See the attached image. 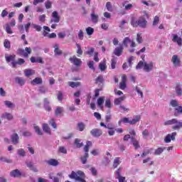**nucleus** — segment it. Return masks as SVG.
Segmentation results:
<instances>
[{"instance_id": "13", "label": "nucleus", "mask_w": 182, "mask_h": 182, "mask_svg": "<svg viewBox=\"0 0 182 182\" xmlns=\"http://www.w3.org/2000/svg\"><path fill=\"white\" fill-rule=\"evenodd\" d=\"M131 143L134 146L135 150L140 149V144L134 136L131 137Z\"/></svg>"}, {"instance_id": "52", "label": "nucleus", "mask_w": 182, "mask_h": 182, "mask_svg": "<svg viewBox=\"0 0 182 182\" xmlns=\"http://www.w3.org/2000/svg\"><path fill=\"white\" fill-rule=\"evenodd\" d=\"M99 68L102 72L106 70V63H100L99 65Z\"/></svg>"}, {"instance_id": "34", "label": "nucleus", "mask_w": 182, "mask_h": 182, "mask_svg": "<svg viewBox=\"0 0 182 182\" xmlns=\"http://www.w3.org/2000/svg\"><path fill=\"white\" fill-rule=\"evenodd\" d=\"M124 99H126V97H120L119 98L115 99L114 103L115 105H120V103L123 102V100H124Z\"/></svg>"}, {"instance_id": "16", "label": "nucleus", "mask_w": 182, "mask_h": 182, "mask_svg": "<svg viewBox=\"0 0 182 182\" xmlns=\"http://www.w3.org/2000/svg\"><path fill=\"white\" fill-rule=\"evenodd\" d=\"M15 82L17 83V85H19V86H23L26 82V80H25L22 77H16Z\"/></svg>"}, {"instance_id": "11", "label": "nucleus", "mask_w": 182, "mask_h": 182, "mask_svg": "<svg viewBox=\"0 0 182 182\" xmlns=\"http://www.w3.org/2000/svg\"><path fill=\"white\" fill-rule=\"evenodd\" d=\"M63 113H65V109L62 107H57L55 109V117H62L63 116Z\"/></svg>"}, {"instance_id": "62", "label": "nucleus", "mask_w": 182, "mask_h": 182, "mask_svg": "<svg viewBox=\"0 0 182 182\" xmlns=\"http://www.w3.org/2000/svg\"><path fill=\"white\" fill-rule=\"evenodd\" d=\"M45 6L46 9H50V8H52V2H50V1H47L45 3Z\"/></svg>"}, {"instance_id": "40", "label": "nucleus", "mask_w": 182, "mask_h": 182, "mask_svg": "<svg viewBox=\"0 0 182 182\" xmlns=\"http://www.w3.org/2000/svg\"><path fill=\"white\" fill-rule=\"evenodd\" d=\"M34 130H35L36 133H37V134H38V136H42V134H43V133L42 132V129H41L39 126H35Z\"/></svg>"}, {"instance_id": "61", "label": "nucleus", "mask_w": 182, "mask_h": 182, "mask_svg": "<svg viewBox=\"0 0 182 182\" xmlns=\"http://www.w3.org/2000/svg\"><path fill=\"white\" fill-rule=\"evenodd\" d=\"M175 110L177 112V114H182V107H181V105H178L177 107H175Z\"/></svg>"}, {"instance_id": "64", "label": "nucleus", "mask_w": 182, "mask_h": 182, "mask_svg": "<svg viewBox=\"0 0 182 182\" xmlns=\"http://www.w3.org/2000/svg\"><path fill=\"white\" fill-rule=\"evenodd\" d=\"M116 63H117L116 59L112 58L111 60V68H112V69H116Z\"/></svg>"}, {"instance_id": "43", "label": "nucleus", "mask_w": 182, "mask_h": 182, "mask_svg": "<svg viewBox=\"0 0 182 182\" xmlns=\"http://www.w3.org/2000/svg\"><path fill=\"white\" fill-rule=\"evenodd\" d=\"M164 150H166V147H164V148H158V149L155 151V154H156V156H160V154H161L162 152L164 151Z\"/></svg>"}, {"instance_id": "17", "label": "nucleus", "mask_w": 182, "mask_h": 182, "mask_svg": "<svg viewBox=\"0 0 182 182\" xmlns=\"http://www.w3.org/2000/svg\"><path fill=\"white\" fill-rule=\"evenodd\" d=\"M91 21L92 23H97L99 22V15L95 14V11H92L91 15Z\"/></svg>"}, {"instance_id": "26", "label": "nucleus", "mask_w": 182, "mask_h": 182, "mask_svg": "<svg viewBox=\"0 0 182 182\" xmlns=\"http://www.w3.org/2000/svg\"><path fill=\"white\" fill-rule=\"evenodd\" d=\"M140 119H141L140 115L135 116V117L130 121V124H136V123H139V122H140Z\"/></svg>"}, {"instance_id": "23", "label": "nucleus", "mask_w": 182, "mask_h": 182, "mask_svg": "<svg viewBox=\"0 0 182 182\" xmlns=\"http://www.w3.org/2000/svg\"><path fill=\"white\" fill-rule=\"evenodd\" d=\"M47 163L48 164H49V166H59V161L53 159H50L49 161H47Z\"/></svg>"}, {"instance_id": "7", "label": "nucleus", "mask_w": 182, "mask_h": 182, "mask_svg": "<svg viewBox=\"0 0 182 182\" xmlns=\"http://www.w3.org/2000/svg\"><path fill=\"white\" fill-rule=\"evenodd\" d=\"M171 62L175 68H178V66H181V60H180V58L178 55H173L171 58Z\"/></svg>"}, {"instance_id": "38", "label": "nucleus", "mask_w": 182, "mask_h": 182, "mask_svg": "<svg viewBox=\"0 0 182 182\" xmlns=\"http://www.w3.org/2000/svg\"><path fill=\"white\" fill-rule=\"evenodd\" d=\"M17 154L20 157H25L26 156V152H25V149H19L17 150Z\"/></svg>"}, {"instance_id": "54", "label": "nucleus", "mask_w": 182, "mask_h": 182, "mask_svg": "<svg viewBox=\"0 0 182 182\" xmlns=\"http://www.w3.org/2000/svg\"><path fill=\"white\" fill-rule=\"evenodd\" d=\"M103 103H105V98H103V97L98 98L97 105L99 106V107H101L102 105H103Z\"/></svg>"}, {"instance_id": "19", "label": "nucleus", "mask_w": 182, "mask_h": 182, "mask_svg": "<svg viewBox=\"0 0 182 182\" xmlns=\"http://www.w3.org/2000/svg\"><path fill=\"white\" fill-rule=\"evenodd\" d=\"M172 41L173 42L176 43L178 45V46H182V38H180L178 36L173 35Z\"/></svg>"}, {"instance_id": "60", "label": "nucleus", "mask_w": 182, "mask_h": 182, "mask_svg": "<svg viewBox=\"0 0 182 182\" xmlns=\"http://www.w3.org/2000/svg\"><path fill=\"white\" fill-rule=\"evenodd\" d=\"M87 65L89 67L90 69H91L92 70H95V62L94 61H90L87 63Z\"/></svg>"}, {"instance_id": "33", "label": "nucleus", "mask_w": 182, "mask_h": 182, "mask_svg": "<svg viewBox=\"0 0 182 182\" xmlns=\"http://www.w3.org/2000/svg\"><path fill=\"white\" fill-rule=\"evenodd\" d=\"M81 83L80 82H68V85L70 87H78V86H80Z\"/></svg>"}, {"instance_id": "14", "label": "nucleus", "mask_w": 182, "mask_h": 182, "mask_svg": "<svg viewBox=\"0 0 182 182\" xmlns=\"http://www.w3.org/2000/svg\"><path fill=\"white\" fill-rule=\"evenodd\" d=\"M11 140L13 144H14L15 146H16V144H18L19 143V135H18V134L15 133L13 134L11 136Z\"/></svg>"}, {"instance_id": "37", "label": "nucleus", "mask_w": 182, "mask_h": 182, "mask_svg": "<svg viewBox=\"0 0 182 182\" xmlns=\"http://www.w3.org/2000/svg\"><path fill=\"white\" fill-rule=\"evenodd\" d=\"M112 120V114L110 113V109H109L107 112V115L105 116V122L107 123L110 122V121Z\"/></svg>"}, {"instance_id": "10", "label": "nucleus", "mask_w": 182, "mask_h": 182, "mask_svg": "<svg viewBox=\"0 0 182 182\" xmlns=\"http://www.w3.org/2000/svg\"><path fill=\"white\" fill-rule=\"evenodd\" d=\"M177 136V132H172V134H167L164 139L165 143H170L171 140L174 141L176 140V136Z\"/></svg>"}, {"instance_id": "53", "label": "nucleus", "mask_w": 182, "mask_h": 182, "mask_svg": "<svg viewBox=\"0 0 182 182\" xmlns=\"http://www.w3.org/2000/svg\"><path fill=\"white\" fill-rule=\"evenodd\" d=\"M6 32L7 33H9L10 35H11V33H14V31H12V30L11 29L10 25L9 24H6Z\"/></svg>"}, {"instance_id": "5", "label": "nucleus", "mask_w": 182, "mask_h": 182, "mask_svg": "<svg viewBox=\"0 0 182 182\" xmlns=\"http://www.w3.org/2000/svg\"><path fill=\"white\" fill-rule=\"evenodd\" d=\"M60 22V16L59 13L55 11L52 13V18L50 21V23H59Z\"/></svg>"}, {"instance_id": "50", "label": "nucleus", "mask_w": 182, "mask_h": 182, "mask_svg": "<svg viewBox=\"0 0 182 182\" xmlns=\"http://www.w3.org/2000/svg\"><path fill=\"white\" fill-rule=\"evenodd\" d=\"M4 48H6V49H9L11 48V41H9V40H5L4 42Z\"/></svg>"}, {"instance_id": "44", "label": "nucleus", "mask_w": 182, "mask_h": 182, "mask_svg": "<svg viewBox=\"0 0 182 182\" xmlns=\"http://www.w3.org/2000/svg\"><path fill=\"white\" fill-rule=\"evenodd\" d=\"M0 161H3L4 163L11 164L12 163V159L2 156L0 158Z\"/></svg>"}, {"instance_id": "15", "label": "nucleus", "mask_w": 182, "mask_h": 182, "mask_svg": "<svg viewBox=\"0 0 182 182\" xmlns=\"http://www.w3.org/2000/svg\"><path fill=\"white\" fill-rule=\"evenodd\" d=\"M11 177L18 178L22 176V173L18 169H14L10 172Z\"/></svg>"}, {"instance_id": "20", "label": "nucleus", "mask_w": 182, "mask_h": 182, "mask_svg": "<svg viewBox=\"0 0 182 182\" xmlns=\"http://www.w3.org/2000/svg\"><path fill=\"white\" fill-rule=\"evenodd\" d=\"M54 53L55 56H60L63 53L60 49H59V44L54 46Z\"/></svg>"}, {"instance_id": "29", "label": "nucleus", "mask_w": 182, "mask_h": 182, "mask_svg": "<svg viewBox=\"0 0 182 182\" xmlns=\"http://www.w3.org/2000/svg\"><path fill=\"white\" fill-rule=\"evenodd\" d=\"M87 159H89V153H85L84 156L80 157V160L82 164H86Z\"/></svg>"}, {"instance_id": "18", "label": "nucleus", "mask_w": 182, "mask_h": 182, "mask_svg": "<svg viewBox=\"0 0 182 182\" xmlns=\"http://www.w3.org/2000/svg\"><path fill=\"white\" fill-rule=\"evenodd\" d=\"M30 60L31 63H43V60L41 57H31Z\"/></svg>"}, {"instance_id": "42", "label": "nucleus", "mask_w": 182, "mask_h": 182, "mask_svg": "<svg viewBox=\"0 0 182 182\" xmlns=\"http://www.w3.org/2000/svg\"><path fill=\"white\" fill-rule=\"evenodd\" d=\"M105 6L109 12H113V6H112V3L109 1L107 2Z\"/></svg>"}, {"instance_id": "57", "label": "nucleus", "mask_w": 182, "mask_h": 182, "mask_svg": "<svg viewBox=\"0 0 182 182\" xmlns=\"http://www.w3.org/2000/svg\"><path fill=\"white\" fill-rule=\"evenodd\" d=\"M49 178L53 180V182H59V178L58 176H53V174L49 175Z\"/></svg>"}, {"instance_id": "22", "label": "nucleus", "mask_w": 182, "mask_h": 182, "mask_svg": "<svg viewBox=\"0 0 182 182\" xmlns=\"http://www.w3.org/2000/svg\"><path fill=\"white\" fill-rule=\"evenodd\" d=\"M50 103V102H49V100H48V98L44 99V107L46 110H47V112H50V110H52V107L49 106Z\"/></svg>"}, {"instance_id": "48", "label": "nucleus", "mask_w": 182, "mask_h": 182, "mask_svg": "<svg viewBox=\"0 0 182 182\" xmlns=\"http://www.w3.org/2000/svg\"><path fill=\"white\" fill-rule=\"evenodd\" d=\"M142 136H143V138L144 139H147L149 137V136H150V132H149V130L148 129H144L143 132H142Z\"/></svg>"}, {"instance_id": "47", "label": "nucleus", "mask_w": 182, "mask_h": 182, "mask_svg": "<svg viewBox=\"0 0 182 182\" xmlns=\"http://www.w3.org/2000/svg\"><path fill=\"white\" fill-rule=\"evenodd\" d=\"M104 82L103 75H100L95 79V83H103Z\"/></svg>"}, {"instance_id": "21", "label": "nucleus", "mask_w": 182, "mask_h": 182, "mask_svg": "<svg viewBox=\"0 0 182 182\" xmlns=\"http://www.w3.org/2000/svg\"><path fill=\"white\" fill-rule=\"evenodd\" d=\"M42 78L41 77H36L35 79H33L31 83V85H33V86H35L36 85H42Z\"/></svg>"}, {"instance_id": "39", "label": "nucleus", "mask_w": 182, "mask_h": 182, "mask_svg": "<svg viewBox=\"0 0 182 182\" xmlns=\"http://www.w3.org/2000/svg\"><path fill=\"white\" fill-rule=\"evenodd\" d=\"M176 93L178 96H182V88L180 85H176Z\"/></svg>"}, {"instance_id": "8", "label": "nucleus", "mask_w": 182, "mask_h": 182, "mask_svg": "<svg viewBox=\"0 0 182 182\" xmlns=\"http://www.w3.org/2000/svg\"><path fill=\"white\" fill-rule=\"evenodd\" d=\"M90 134L92 137H100L103 134V131L100 129L95 128L90 131Z\"/></svg>"}, {"instance_id": "63", "label": "nucleus", "mask_w": 182, "mask_h": 182, "mask_svg": "<svg viewBox=\"0 0 182 182\" xmlns=\"http://www.w3.org/2000/svg\"><path fill=\"white\" fill-rule=\"evenodd\" d=\"M119 89H121V90H124V89H126V82L122 81L119 83Z\"/></svg>"}, {"instance_id": "35", "label": "nucleus", "mask_w": 182, "mask_h": 182, "mask_svg": "<svg viewBox=\"0 0 182 182\" xmlns=\"http://www.w3.org/2000/svg\"><path fill=\"white\" fill-rule=\"evenodd\" d=\"M130 122L131 120H129V118L124 117L118 122V124L119 126H122V123H129L130 124Z\"/></svg>"}, {"instance_id": "49", "label": "nucleus", "mask_w": 182, "mask_h": 182, "mask_svg": "<svg viewBox=\"0 0 182 182\" xmlns=\"http://www.w3.org/2000/svg\"><path fill=\"white\" fill-rule=\"evenodd\" d=\"M122 176V168H119L116 171H115V178H119V177Z\"/></svg>"}, {"instance_id": "36", "label": "nucleus", "mask_w": 182, "mask_h": 182, "mask_svg": "<svg viewBox=\"0 0 182 182\" xmlns=\"http://www.w3.org/2000/svg\"><path fill=\"white\" fill-rule=\"evenodd\" d=\"M15 55H5V59L6 61L9 63V62H13L14 60H15Z\"/></svg>"}, {"instance_id": "6", "label": "nucleus", "mask_w": 182, "mask_h": 182, "mask_svg": "<svg viewBox=\"0 0 182 182\" xmlns=\"http://www.w3.org/2000/svg\"><path fill=\"white\" fill-rule=\"evenodd\" d=\"M69 60L71 63L75 65L77 68H79L82 65V60L77 58L75 55L69 58Z\"/></svg>"}, {"instance_id": "31", "label": "nucleus", "mask_w": 182, "mask_h": 182, "mask_svg": "<svg viewBox=\"0 0 182 182\" xmlns=\"http://www.w3.org/2000/svg\"><path fill=\"white\" fill-rule=\"evenodd\" d=\"M86 33L88 36H92V33H95V28L92 27H87L85 28Z\"/></svg>"}, {"instance_id": "27", "label": "nucleus", "mask_w": 182, "mask_h": 182, "mask_svg": "<svg viewBox=\"0 0 182 182\" xmlns=\"http://www.w3.org/2000/svg\"><path fill=\"white\" fill-rule=\"evenodd\" d=\"M74 144L76 146L77 149H80V147H83V143L81 142V140L77 138L75 139Z\"/></svg>"}, {"instance_id": "30", "label": "nucleus", "mask_w": 182, "mask_h": 182, "mask_svg": "<svg viewBox=\"0 0 182 182\" xmlns=\"http://www.w3.org/2000/svg\"><path fill=\"white\" fill-rule=\"evenodd\" d=\"M130 42H132V40H130V38L126 37L124 38L122 41V46L124 45L125 48H128L129 43H130Z\"/></svg>"}, {"instance_id": "24", "label": "nucleus", "mask_w": 182, "mask_h": 182, "mask_svg": "<svg viewBox=\"0 0 182 182\" xmlns=\"http://www.w3.org/2000/svg\"><path fill=\"white\" fill-rule=\"evenodd\" d=\"M24 73L27 77H29V76H32L33 75H35V70H31V69H26L24 70Z\"/></svg>"}, {"instance_id": "2", "label": "nucleus", "mask_w": 182, "mask_h": 182, "mask_svg": "<svg viewBox=\"0 0 182 182\" xmlns=\"http://www.w3.org/2000/svg\"><path fill=\"white\" fill-rule=\"evenodd\" d=\"M143 67L145 72H151V70H153V68H154V63H153V62L147 63L146 62L139 61L136 66V69H141Z\"/></svg>"}, {"instance_id": "25", "label": "nucleus", "mask_w": 182, "mask_h": 182, "mask_svg": "<svg viewBox=\"0 0 182 182\" xmlns=\"http://www.w3.org/2000/svg\"><path fill=\"white\" fill-rule=\"evenodd\" d=\"M77 128L79 132H83L86 129V125L83 122H79L77 124Z\"/></svg>"}, {"instance_id": "59", "label": "nucleus", "mask_w": 182, "mask_h": 182, "mask_svg": "<svg viewBox=\"0 0 182 182\" xmlns=\"http://www.w3.org/2000/svg\"><path fill=\"white\" fill-rule=\"evenodd\" d=\"M160 21V18H159V16H156L154 18V21H153V26H156L159 22Z\"/></svg>"}, {"instance_id": "56", "label": "nucleus", "mask_w": 182, "mask_h": 182, "mask_svg": "<svg viewBox=\"0 0 182 182\" xmlns=\"http://www.w3.org/2000/svg\"><path fill=\"white\" fill-rule=\"evenodd\" d=\"M128 132H129V134H131L132 137H136V131H134V129L129 128L128 129Z\"/></svg>"}, {"instance_id": "46", "label": "nucleus", "mask_w": 182, "mask_h": 182, "mask_svg": "<svg viewBox=\"0 0 182 182\" xmlns=\"http://www.w3.org/2000/svg\"><path fill=\"white\" fill-rule=\"evenodd\" d=\"M93 53H95V48H90L88 50L85 52V54L89 55V56H93Z\"/></svg>"}, {"instance_id": "9", "label": "nucleus", "mask_w": 182, "mask_h": 182, "mask_svg": "<svg viewBox=\"0 0 182 182\" xmlns=\"http://www.w3.org/2000/svg\"><path fill=\"white\" fill-rule=\"evenodd\" d=\"M26 166L28 167V168H29V170L33 171V173H38V171H39V170H38V167L36 166V165H35L33 162L31 161H26Z\"/></svg>"}, {"instance_id": "45", "label": "nucleus", "mask_w": 182, "mask_h": 182, "mask_svg": "<svg viewBox=\"0 0 182 182\" xmlns=\"http://www.w3.org/2000/svg\"><path fill=\"white\" fill-rule=\"evenodd\" d=\"M4 105L9 107V109H12L13 107H15V104L12 103L10 101H5L4 102Z\"/></svg>"}, {"instance_id": "32", "label": "nucleus", "mask_w": 182, "mask_h": 182, "mask_svg": "<svg viewBox=\"0 0 182 182\" xmlns=\"http://www.w3.org/2000/svg\"><path fill=\"white\" fill-rule=\"evenodd\" d=\"M43 130L45 133H47V134H50V128L47 124H43Z\"/></svg>"}, {"instance_id": "28", "label": "nucleus", "mask_w": 182, "mask_h": 182, "mask_svg": "<svg viewBox=\"0 0 182 182\" xmlns=\"http://www.w3.org/2000/svg\"><path fill=\"white\" fill-rule=\"evenodd\" d=\"M3 119H6L7 120H12L14 119V116L11 114V113L6 112L1 115Z\"/></svg>"}, {"instance_id": "55", "label": "nucleus", "mask_w": 182, "mask_h": 182, "mask_svg": "<svg viewBox=\"0 0 182 182\" xmlns=\"http://www.w3.org/2000/svg\"><path fill=\"white\" fill-rule=\"evenodd\" d=\"M76 46L77 48V55H83V50H82V47H80V45L79 44H76Z\"/></svg>"}, {"instance_id": "12", "label": "nucleus", "mask_w": 182, "mask_h": 182, "mask_svg": "<svg viewBox=\"0 0 182 182\" xmlns=\"http://www.w3.org/2000/svg\"><path fill=\"white\" fill-rule=\"evenodd\" d=\"M123 49V44H119V46L114 50L113 55H115V56H122Z\"/></svg>"}, {"instance_id": "51", "label": "nucleus", "mask_w": 182, "mask_h": 182, "mask_svg": "<svg viewBox=\"0 0 182 182\" xmlns=\"http://www.w3.org/2000/svg\"><path fill=\"white\" fill-rule=\"evenodd\" d=\"M171 106H172V107H177L178 106V102L176 100H172L170 102Z\"/></svg>"}, {"instance_id": "58", "label": "nucleus", "mask_w": 182, "mask_h": 182, "mask_svg": "<svg viewBox=\"0 0 182 182\" xmlns=\"http://www.w3.org/2000/svg\"><path fill=\"white\" fill-rule=\"evenodd\" d=\"M49 124L53 127V129H58V127L56 125V122H55V119H52L49 121Z\"/></svg>"}, {"instance_id": "3", "label": "nucleus", "mask_w": 182, "mask_h": 182, "mask_svg": "<svg viewBox=\"0 0 182 182\" xmlns=\"http://www.w3.org/2000/svg\"><path fill=\"white\" fill-rule=\"evenodd\" d=\"M176 124L172 127L173 130H180L182 127V122L177 120V119H172L164 122L165 126H171Z\"/></svg>"}, {"instance_id": "41", "label": "nucleus", "mask_w": 182, "mask_h": 182, "mask_svg": "<svg viewBox=\"0 0 182 182\" xmlns=\"http://www.w3.org/2000/svg\"><path fill=\"white\" fill-rule=\"evenodd\" d=\"M119 164H120V159L119 158H116L114 160V164H113L114 168H117V166H119Z\"/></svg>"}, {"instance_id": "1", "label": "nucleus", "mask_w": 182, "mask_h": 182, "mask_svg": "<svg viewBox=\"0 0 182 182\" xmlns=\"http://www.w3.org/2000/svg\"><path fill=\"white\" fill-rule=\"evenodd\" d=\"M130 23L133 28H142L144 29L147 26V20L144 17H139L138 19L132 17Z\"/></svg>"}, {"instance_id": "4", "label": "nucleus", "mask_w": 182, "mask_h": 182, "mask_svg": "<svg viewBox=\"0 0 182 182\" xmlns=\"http://www.w3.org/2000/svg\"><path fill=\"white\" fill-rule=\"evenodd\" d=\"M32 53V48L26 47L24 49L18 48L17 50V55H19V56H23L24 58H28L29 55Z\"/></svg>"}]
</instances>
